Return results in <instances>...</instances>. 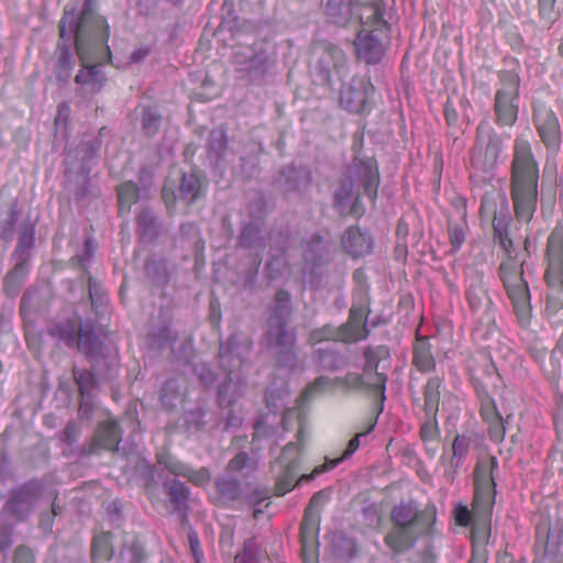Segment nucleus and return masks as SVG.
<instances>
[{"label": "nucleus", "mask_w": 563, "mask_h": 563, "mask_svg": "<svg viewBox=\"0 0 563 563\" xmlns=\"http://www.w3.org/2000/svg\"><path fill=\"white\" fill-rule=\"evenodd\" d=\"M305 431L301 427L297 432L299 443L289 442L282 451L279 459L280 470L276 475L275 495L284 496L291 492L297 485L303 483L300 478L305 475L297 477L298 467L300 464V454L303 448Z\"/></svg>", "instance_id": "obj_13"}, {"label": "nucleus", "mask_w": 563, "mask_h": 563, "mask_svg": "<svg viewBox=\"0 0 563 563\" xmlns=\"http://www.w3.org/2000/svg\"><path fill=\"white\" fill-rule=\"evenodd\" d=\"M432 532L433 530L391 527L386 533L384 542L394 554L400 555L411 550L420 537Z\"/></svg>", "instance_id": "obj_26"}, {"label": "nucleus", "mask_w": 563, "mask_h": 563, "mask_svg": "<svg viewBox=\"0 0 563 563\" xmlns=\"http://www.w3.org/2000/svg\"><path fill=\"white\" fill-rule=\"evenodd\" d=\"M467 282L465 297L468 307L477 316L478 322L486 325V332H490L495 329L496 307L488 294L483 275L474 273L468 276Z\"/></svg>", "instance_id": "obj_15"}, {"label": "nucleus", "mask_w": 563, "mask_h": 563, "mask_svg": "<svg viewBox=\"0 0 563 563\" xmlns=\"http://www.w3.org/2000/svg\"><path fill=\"white\" fill-rule=\"evenodd\" d=\"M383 5L378 2L363 3L358 0H325L327 19L339 26L357 27L377 18Z\"/></svg>", "instance_id": "obj_10"}, {"label": "nucleus", "mask_w": 563, "mask_h": 563, "mask_svg": "<svg viewBox=\"0 0 563 563\" xmlns=\"http://www.w3.org/2000/svg\"><path fill=\"white\" fill-rule=\"evenodd\" d=\"M238 245L250 255L258 256L266 249V233L258 223L251 222L242 229L238 239Z\"/></svg>", "instance_id": "obj_30"}, {"label": "nucleus", "mask_w": 563, "mask_h": 563, "mask_svg": "<svg viewBox=\"0 0 563 563\" xmlns=\"http://www.w3.org/2000/svg\"><path fill=\"white\" fill-rule=\"evenodd\" d=\"M555 3L556 0H538L539 15L550 25L553 24L560 15Z\"/></svg>", "instance_id": "obj_56"}, {"label": "nucleus", "mask_w": 563, "mask_h": 563, "mask_svg": "<svg viewBox=\"0 0 563 563\" xmlns=\"http://www.w3.org/2000/svg\"><path fill=\"white\" fill-rule=\"evenodd\" d=\"M494 236L506 251L507 257L512 256L514 243L509 236L508 229L504 220L498 219L496 216L493 219Z\"/></svg>", "instance_id": "obj_47"}, {"label": "nucleus", "mask_w": 563, "mask_h": 563, "mask_svg": "<svg viewBox=\"0 0 563 563\" xmlns=\"http://www.w3.org/2000/svg\"><path fill=\"white\" fill-rule=\"evenodd\" d=\"M42 490L43 485L40 481H27L20 488L11 493L3 507V511L18 521L24 520L41 497Z\"/></svg>", "instance_id": "obj_19"}, {"label": "nucleus", "mask_w": 563, "mask_h": 563, "mask_svg": "<svg viewBox=\"0 0 563 563\" xmlns=\"http://www.w3.org/2000/svg\"><path fill=\"white\" fill-rule=\"evenodd\" d=\"M156 460L159 465L174 476H181L187 478L196 486L208 485L211 481V472L208 467L192 468L189 464L178 460L176 456L168 452H159L156 454Z\"/></svg>", "instance_id": "obj_23"}, {"label": "nucleus", "mask_w": 563, "mask_h": 563, "mask_svg": "<svg viewBox=\"0 0 563 563\" xmlns=\"http://www.w3.org/2000/svg\"><path fill=\"white\" fill-rule=\"evenodd\" d=\"M412 364L420 373L423 374L435 369L432 345L427 338L417 339L412 351Z\"/></svg>", "instance_id": "obj_34"}, {"label": "nucleus", "mask_w": 563, "mask_h": 563, "mask_svg": "<svg viewBox=\"0 0 563 563\" xmlns=\"http://www.w3.org/2000/svg\"><path fill=\"white\" fill-rule=\"evenodd\" d=\"M240 394L236 390V386L233 384L231 373L228 374L227 379L220 386L218 391L219 405L223 408L231 407L239 399Z\"/></svg>", "instance_id": "obj_46"}, {"label": "nucleus", "mask_w": 563, "mask_h": 563, "mask_svg": "<svg viewBox=\"0 0 563 563\" xmlns=\"http://www.w3.org/2000/svg\"><path fill=\"white\" fill-rule=\"evenodd\" d=\"M292 314L290 294L285 289L276 291L273 303L268 307L267 325L288 324Z\"/></svg>", "instance_id": "obj_32"}, {"label": "nucleus", "mask_w": 563, "mask_h": 563, "mask_svg": "<svg viewBox=\"0 0 563 563\" xmlns=\"http://www.w3.org/2000/svg\"><path fill=\"white\" fill-rule=\"evenodd\" d=\"M333 388H336L334 378H330L328 376H319L303 389L301 397L305 400H310L316 395L322 394L325 390Z\"/></svg>", "instance_id": "obj_48"}, {"label": "nucleus", "mask_w": 563, "mask_h": 563, "mask_svg": "<svg viewBox=\"0 0 563 563\" xmlns=\"http://www.w3.org/2000/svg\"><path fill=\"white\" fill-rule=\"evenodd\" d=\"M448 230H449V236H450V241H451L453 249L454 250L460 249V246L465 241V231H464L463 225L457 224V223H452L451 221H449Z\"/></svg>", "instance_id": "obj_61"}, {"label": "nucleus", "mask_w": 563, "mask_h": 563, "mask_svg": "<svg viewBox=\"0 0 563 563\" xmlns=\"http://www.w3.org/2000/svg\"><path fill=\"white\" fill-rule=\"evenodd\" d=\"M369 309V298L366 289H362L358 294V300L354 301L350 316L345 323L338 328L341 342L351 343L366 339L369 330L366 320Z\"/></svg>", "instance_id": "obj_16"}, {"label": "nucleus", "mask_w": 563, "mask_h": 563, "mask_svg": "<svg viewBox=\"0 0 563 563\" xmlns=\"http://www.w3.org/2000/svg\"><path fill=\"white\" fill-rule=\"evenodd\" d=\"M481 416L486 422L500 417L495 401L488 396L482 399Z\"/></svg>", "instance_id": "obj_62"}, {"label": "nucleus", "mask_w": 563, "mask_h": 563, "mask_svg": "<svg viewBox=\"0 0 563 563\" xmlns=\"http://www.w3.org/2000/svg\"><path fill=\"white\" fill-rule=\"evenodd\" d=\"M255 468L253 461L246 452H239L234 457H232L225 471L228 473H241L244 470L253 471Z\"/></svg>", "instance_id": "obj_52"}, {"label": "nucleus", "mask_w": 563, "mask_h": 563, "mask_svg": "<svg viewBox=\"0 0 563 563\" xmlns=\"http://www.w3.org/2000/svg\"><path fill=\"white\" fill-rule=\"evenodd\" d=\"M503 151V141L487 122L477 126L476 141L471 152V165L479 173L493 170Z\"/></svg>", "instance_id": "obj_12"}, {"label": "nucleus", "mask_w": 563, "mask_h": 563, "mask_svg": "<svg viewBox=\"0 0 563 563\" xmlns=\"http://www.w3.org/2000/svg\"><path fill=\"white\" fill-rule=\"evenodd\" d=\"M517 98L518 96H508L504 92H496L495 114L499 124L510 126L516 122L518 107L514 104V100Z\"/></svg>", "instance_id": "obj_35"}, {"label": "nucleus", "mask_w": 563, "mask_h": 563, "mask_svg": "<svg viewBox=\"0 0 563 563\" xmlns=\"http://www.w3.org/2000/svg\"><path fill=\"white\" fill-rule=\"evenodd\" d=\"M73 34L81 64L75 82L82 96L96 95L107 82L101 68L111 62V51L108 46L109 25L102 15L88 9L82 11L79 21L74 13L65 11L59 22V35L62 38H69Z\"/></svg>", "instance_id": "obj_1"}, {"label": "nucleus", "mask_w": 563, "mask_h": 563, "mask_svg": "<svg viewBox=\"0 0 563 563\" xmlns=\"http://www.w3.org/2000/svg\"><path fill=\"white\" fill-rule=\"evenodd\" d=\"M206 411L201 408H197L187 413L186 424L188 429H194L196 431L202 429L206 422Z\"/></svg>", "instance_id": "obj_59"}, {"label": "nucleus", "mask_w": 563, "mask_h": 563, "mask_svg": "<svg viewBox=\"0 0 563 563\" xmlns=\"http://www.w3.org/2000/svg\"><path fill=\"white\" fill-rule=\"evenodd\" d=\"M340 341L338 328L325 324L321 328L312 330L308 335V343L316 345L322 341Z\"/></svg>", "instance_id": "obj_49"}, {"label": "nucleus", "mask_w": 563, "mask_h": 563, "mask_svg": "<svg viewBox=\"0 0 563 563\" xmlns=\"http://www.w3.org/2000/svg\"><path fill=\"white\" fill-rule=\"evenodd\" d=\"M362 433H357L354 435L350 442L347 443L346 449L344 450L343 454L340 457L336 459H325V462L321 465L316 466L311 473L308 475H303L300 481H312L317 476L321 475L322 473H325L332 468H334L339 463H341L343 460L351 456L360 446V438Z\"/></svg>", "instance_id": "obj_37"}, {"label": "nucleus", "mask_w": 563, "mask_h": 563, "mask_svg": "<svg viewBox=\"0 0 563 563\" xmlns=\"http://www.w3.org/2000/svg\"><path fill=\"white\" fill-rule=\"evenodd\" d=\"M384 7L377 18L366 25H358L357 36L354 41L356 56L366 64H378L385 53L388 40L389 25L384 19Z\"/></svg>", "instance_id": "obj_8"}, {"label": "nucleus", "mask_w": 563, "mask_h": 563, "mask_svg": "<svg viewBox=\"0 0 563 563\" xmlns=\"http://www.w3.org/2000/svg\"><path fill=\"white\" fill-rule=\"evenodd\" d=\"M329 498V492L319 490L313 494L305 510L302 522L300 525V542L303 560H307L308 558L314 559L319 545L318 534L320 529V512Z\"/></svg>", "instance_id": "obj_14"}, {"label": "nucleus", "mask_w": 563, "mask_h": 563, "mask_svg": "<svg viewBox=\"0 0 563 563\" xmlns=\"http://www.w3.org/2000/svg\"><path fill=\"white\" fill-rule=\"evenodd\" d=\"M472 438L467 434H457L451 445L448 454L441 455V463L444 468V476L448 481L453 482L459 470L464 464V461L470 452Z\"/></svg>", "instance_id": "obj_24"}, {"label": "nucleus", "mask_w": 563, "mask_h": 563, "mask_svg": "<svg viewBox=\"0 0 563 563\" xmlns=\"http://www.w3.org/2000/svg\"><path fill=\"white\" fill-rule=\"evenodd\" d=\"M162 124V117L153 108H143L141 113V128L145 135L154 136Z\"/></svg>", "instance_id": "obj_42"}, {"label": "nucleus", "mask_w": 563, "mask_h": 563, "mask_svg": "<svg viewBox=\"0 0 563 563\" xmlns=\"http://www.w3.org/2000/svg\"><path fill=\"white\" fill-rule=\"evenodd\" d=\"M35 225L31 221L24 222L19 231L18 244L14 250L16 260L29 261V251L34 245Z\"/></svg>", "instance_id": "obj_39"}, {"label": "nucleus", "mask_w": 563, "mask_h": 563, "mask_svg": "<svg viewBox=\"0 0 563 563\" xmlns=\"http://www.w3.org/2000/svg\"><path fill=\"white\" fill-rule=\"evenodd\" d=\"M209 148L217 156H222L227 148L225 134L222 131H212L208 137Z\"/></svg>", "instance_id": "obj_58"}, {"label": "nucleus", "mask_w": 563, "mask_h": 563, "mask_svg": "<svg viewBox=\"0 0 563 563\" xmlns=\"http://www.w3.org/2000/svg\"><path fill=\"white\" fill-rule=\"evenodd\" d=\"M533 121L538 134L549 152L556 153L561 146V128L555 112L544 106L534 109Z\"/></svg>", "instance_id": "obj_22"}, {"label": "nucleus", "mask_w": 563, "mask_h": 563, "mask_svg": "<svg viewBox=\"0 0 563 563\" xmlns=\"http://www.w3.org/2000/svg\"><path fill=\"white\" fill-rule=\"evenodd\" d=\"M393 527L433 530L435 522V509L428 506L419 510L411 503H399L390 511Z\"/></svg>", "instance_id": "obj_18"}, {"label": "nucleus", "mask_w": 563, "mask_h": 563, "mask_svg": "<svg viewBox=\"0 0 563 563\" xmlns=\"http://www.w3.org/2000/svg\"><path fill=\"white\" fill-rule=\"evenodd\" d=\"M310 73L314 80L324 86L342 80L349 74V59L336 44L318 42L313 45L310 58Z\"/></svg>", "instance_id": "obj_6"}, {"label": "nucleus", "mask_w": 563, "mask_h": 563, "mask_svg": "<svg viewBox=\"0 0 563 563\" xmlns=\"http://www.w3.org/2000/svg\"><path fill=\"white\" fill-rule=\"evenodd\" d=\"M539 164L528 140L518 136L514 142L510 195L518 221L528 223L538 202Z\"/></svg>", "instance_id": "obj_2"}, {"label": "nucleus", "mask_w": 563, "mask_h": 563, "mask_svg": "<svg viewBox=\"0 0 563 563\" xmlns=\"http://www.w3.org/2000/svg\"><path fill=\"white\" fill-rule=\"evenodd\" d=\"M288 324L267 325L266 343L268 349L282 361L294 356L296 333L287 329Z\"/></svg>", "instance_id": "obj_25"}, {"label": "nucleus", "mask_w": 563, "mask_h": 563, "mask_svg": "<svg viewBox=\"0 0 563 563\" xmlns=\"http://www.w3.org/2000/svg\"><path fill=\"white\" fill-rule=\"evenodd\" d=\"M163 488L169 499L172 510L185 515L189 508V487L178 479H166L163 483Z\"/></svg>", "instance_id": "obj_33"}, {"label": "nucleus", "mask_w": 563, "mask_h": 563, "mask_svg": "<svg viewBox=\"0 0 563 563\" xmlns=\"http://www.w3.org/2000/svg\"><path fill=\"white\" fill-rule=\"evenodd\" d=\"M80 433H81L80 424L74 420H70V421H68V423L66 424L65 430H64V441L67 444L73 445L74 443H76L78 441Z\"/></svg>", "instance_id": "obj_64"}, {"label": "nucleus", "mask_w": 563, "mask_h": 563, "mask_svg": "<svg viewBox=\"0 0 563 563\" xmlns=\"http://www.w3.org/2000/svg\"><path fill=\"white\" fill-rule=\"evenodd\" d=\"M214 487L213 503L217 506L230 508L236 503L243 504L245 493L236 478L220 476L216 479Z\"/></svg>", "instance_id": "obj_28"}, {"label": "nucleus", "mask_w": 563, "mask_h": 563, "mask_svg": "<svg viewBox=\"0 0 563 563\" xmlns=\"http://www.w3.org/2000/svg\"><path fill=\"white\" fill-rule=\"evenodd\" d=\"M354 180L352 178L343 179L335 192V202L339 207H346L347 202L354 197Z\"/></svg>", "instance_id": "obj_53"}, {"label": "nucleus", "mask_w": 563, "mask_h": 563, "mask_svg": "<svg viewBox=\"0 0 563 563\" xmlns=\"http://www.w3.org/2000/svg\"><path fill=\"white\" fill-rule=\"evenodd\" d=\"M74 378L82 398L89 397L97 387V379L89 371L74 368Z\"/></svg>", "instance_id": "obj_43"}, {"label": "nucleus", "mask_w": 563, "mask_h": 563, "mask_svg": "<svg viewBox=\"0 0 563 563\" xmlns=\"http://www.w3.org/2000/svg\"><path fill=\"white\" fill-rule=\"evenodd\" d=\"M27 274L29 261L16 260V264L13 269L10 271L4 277V292L10 297L16 296L24 285Z\"/></svg>", "instance_id": "obj_36"}, {"label": "nucleus", "mask_w": 563, "mask_h": 563, "mask_svg": "<svg viewBox=\"0 0 563 563\" xmlns=\"http://www.w3.org/2000/svg\"><path fill=\"white\" fill-rule=\"evenodd\" d=\"M47 332L66 346L76 345L78 351L88 357L97 374H108L118 367L117 352L106 351L93 331L82 329L79 317L54 322Z\"/></svg>", "instance_id": "obj_3"}, {"label": "nucleus", "mask_w": 563, "mask_h": 563, "mask_svg": "<svg viewBox=\"0 0 563 563\" xmlns=\"http://www.w3.org/2000/svg\"><path fill=\"white\" fill-rule=\"evenodd\" d=\"M510 418H511V415L507 416V418L504 420L503 417L500 416L496 419L487 421L488 434H489L490 440H493L497 443H499L504 440L505 433H506L505 423H507Z\"/></svg>", "instance_id": "obj_55"}, {"label": "nucleus", "mask_w": 563, "mask_h": 563, "mask_svg": "<svg viewBox=\"0 0 563 563\" xmlns=\"http://www.w3.org/2000/svg\"><path fill=\"white\" fill-rule=\"evenodd\" d=\"M365 365L364 373L367 377L365 382L364 377L357 373H347L344 377H334V384L336 388L344 390H358L363 387H367L379 399V411H383L384 400L386 398V382L387 375L377 372L378 362L376 361L375 350L367 347L364 352Z\"/></svg>", "instance_id": "obj_11"}, {"label": "nucleus", "mask_w": 563, "mask_h": 563, "mask_svg": "<svg viewBox=\"0 0 563 563\" xmlns=\"http://www.w3.org/2000/svg\"><path fill=\"white\" fill-rule=\"evenodd\" d=\"M313 361L322 368L336 371L341 366L342 356L331 350L316 349L312 353Z\"/></svg>", "instance_id": "obj_41"}, {"label": "nucleus", "mask_w": 563, "mask_h": 563, "mask_svg": "<svg viewBox=\"0 0 563 563\" xmlns=\"http://www.w3.org/2000/svg\"><path fill=\"white\" fill-rule=\"evenodd\" d=\"M498 467V461L492 456L477 463L474 471V500L473 509L466 506H457L454 510V517L457 525L462 527L473 522L472 534L482 527L486 530L493 511L496 496V483L493 476Z\"/></svg>", "instance_id": "obj_4"}, {"label": "nucleus", "mask_w": 563, "mask_h": 563, "mask_svg": "<svg viewBox=\"0 0 563 563\" xmlns=\"http://www.w3.org/2000/svg\"><path fill=\"white\" fill-rule=\"evenodd\" d=\"M342 246L353 257H361L371 253L373 239L357 227H350L342 235Z\"/></svg>", "instance_id": "obj_31"}, {"label": "nucleus", "mask_w": 563, "mask_h": 563, "mask_svg": "<svg viewBox=\"0 0 563 563\" xmlns=\"http://www.w3.org/2000/svg\"><path fill=\"white\" fill-rule=\"evenodd\" d=\"M118 196L120 209H125L126 212L130 211V208L133 203H135L139 199V188L137 185L133 181H126L121 184L118 187Z\"/></svg>", "instance_id": "obj_45"}, {"label": "nucleus", "mask_w": 563, "mask_h": 563, "mask_svg": "<svg viewBox=\"0 0 563 563\" xmlns=\"http://www.w3.org/2000/svg\"><path fill=\"white\" fill-rule=\"evenodd\" d=\"M352 168L356 181L364 188V194L375 200L379 186L377 162L374 158H356Z\"/></svg>", "instance_id": "obj_27"}, {"label": "nucleus", "mask_w": 563, "mask_h": 563, "mask_svg": "<svg viewBox=\"0 0 563 563\" xmlns=\"http://www.w3.org/2000/svg\"><path fill=\"white\" fill-rule=\"evenodd\" d=\"M234 62L239 66V70L245 71L252 80L264 78L274 65V60L263 46L238 49L234 53Z\"/></svg>", "instance_id": "obj_20"}, {"label": "nucleus", "mask_w": 563, "mask_h": 563, "mask_svg": "<svg viewBox=\"0 0 563 563\" xmlns=\"http://www.w3.org/2000/svg\"><path fill=\"white\" fill-rule=\"evenodd\" d=\"M443 379L439 376L430 377L423 386V411L426 421L421 426L420 435L423 441H434L439 437L437 415L441 399Z\"/></svg>", "instance_id": "obj_17"}, {"label": "nucleus", "mask_w": 563, "mask_h": 563, "mask_svg": "<svg viewBox=\"0 0 563 563\" xmlns=\"http://www.w3.org/2000/svg\"><path fill=\"white\" fill-rule=\"evenodd\" d=\"M144 559L143 544L134 540L128 548L123 549L120 554V563H141Z\"/></svg>", "instance_id": "obj_51"}, {"label": "nucleus", "mask_w": 563, "mask_h": 563, "mask_svg": "<svg viewBox=\"0 0 563 563\" xmlns=\"http://www.w3.org/2000/svg\"><path fill=\"white\" fill-rule=\"evenodd\" d=\"M374 92V86L366 77L355 76L340 91V103L352 113L364 112Z\"/></svg>", "instance_id": "obj_21"}, {"label": "nucleus", "mask_w": 563, "mask_h": 563, "mask_svg": "<svg viewBox=\"0 0 563 563\" xmlns=\"http://www.w3.org/2000/svg\"><path fill=\"white\" fill-rule=\"evenodd\" d=\"M548 268L545 280L549 286L547 309L558 311L563 307V228H555L548 239Z\"/></svg>", "instance_id": "obj_9"}, {"label": "nucleus", "mask_w": 563, "mask_h": 563, "mask_svg": "<svg viewBox=\"0 0 563 563\" xmlns=\"http://www.w3.org/2000/svg\"><path fill=\"white\" fill-rule=\"evenodd\" d=\"M55 56L56 59L54 63L53 73L56 80L66 84L69 80L71 70L74 68L71 53L65 44H58Z\"/></svg>", "instance_id": "obj_38"}, {"label": "nucleus", "mask_w": 563, "mask_h": 563, "mask_svg": "<svg viewBox=\"0 0 563 563\" xmlns=\"http://www.w3.org/2000/svg\"><path fill=\"white\" fill-rule=\"evenodd\" d=\"M267 558L258 550L257 543L249 539L244 542L243 551L235 555V563H262Z\"/></svg>", "instance_id": "obj_44"}, {"label": "nucleus", "mask_w": 563, "mask_h": 563, "mask_svg": "<svg viewBox=\"0 0 563 563\" xmlns=\"http://www.w3.org/2000/svg\"><path fill=\"white\" fill-rule=\"evenodd\" d=\"M120 442L121 430L119 423L114 420H108L98 427L92 442L86 450V454H97L101 449L109 451L117 450Z\"/></svg>", "instance_id": "obj_29"}, {"label": "nucleus", "mask_w": 563, "mask_h": 563, "mask_svg": "<svg viewBox=\"0 0 563 563\" xmlns=\"http://www.w3.org/2000/svg\"><path fill=\"white\" fill-rule=\"evenodd\" d=\"M499 79L501 82V88L497 90V92H504L508 96H518L519 95V76L517 73L511 70H504L499 74Z\"/></svg>", "instance_id": "obj_50"}, {"label": "nucleus", "mask_w": 563, "mask_h": 563, "mask_svg": "<svg viewBox=\"0 0 563 563\" xmlns=\"http://www.w3.org/2000/svg\"><path fill=\"white\" fill-rule=\"evenodd\" d=\"M151 336L153 343L158 347H164L177 339L176 333L169 327H163L157 333H152Z\"/></svg>", "instance_id": "obj_60"}, {"label": "nucleus", "mask_w": 563, "mask_h": 563, "mask_svg": "<svg viewBox=\"0 0 563 563\" xmlns=\"http://www.w3.org/2000/svg\"><path fill=\"white\" fill-rule=\"evenodd\" d=\"M525 260L517 255L504 260L499 266V277L510 299L521 325H527L531 317L530 291L523 278Z\"/></svg>", "instance_id": "obj_5"}, {"label": "nucleus", "mask_w": 563, "mask_h": 563, "mask_svg": "<svg viewBox=\"0 0 563 563\" xmlns=\"http://www.w3.org/2000/svg\"><path fill=\"white\" fill-rule=\"evenodd\" d=\"M111 533L102 532L97 534L91 544V558L93 562L109 561L113 555V547L111 544Z\"/></svg>", "instance_id": "obj_40"}, {"label": "nucleus", "mask_w": 563, "mask_h": 563, "mask_svg": "<svg viewBox=\"0 0 563 563\" xmlns=\"http://www.w3.org/2000/svg\"><path fill=\"white\" fill-rule=\"evenodd\" d=\"M34 561L35 554L31 548L21 544L14 550L13 563H34Z\"/></svg>", "instance_id": "obj_63"}, {"label": "nucleus", "mask_w": 563, "mask_h": 563, "mask_svg": "<svg viewBox=\"0 0 563 563\" xmlns=\"http://www.w3.org/2000/svg\"><path fill=\"white\" fill-rule=\"evenodd\" d=\"M137 227L142 235H154L156 231L154 214L148 210H142L137 216Z\"/></svg>", "instance_id": "obj_54"}, {"label": "nucleus", "mask_w": 563, "mask_h": 563, "mask_svg": "<svg viewBox=\"0 0 563 563\" xmlns=\"http://www.w3.org/2000/svg\"><path fill=\"white\" fill-rule=\"evenodd\" d=\"M207 180L198 170L177 172L169 174L162 190V198L169 211L177 202L186 207L198 201L206 191Z\"/></svg>", "instance_id": "obj_7"}, {"label": "nucleus", "mask_w": 563, "mask_h": 563, "mask_svg": "<svg viewBox=\"0 0 563 563\" xmlns=\"http://www.w3.org/2000/svg\"><path fill=\"white\" fill-rule=\"evenodd\" d=\"M279 181L285 191H295L299 188V172L295 168L284 169Z\"/></svg>", "instance_id": "obj_57"}]
</instances>
